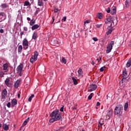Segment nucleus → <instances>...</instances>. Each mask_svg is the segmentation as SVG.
Wrapping results in <instances>:
<instances>
[{
	"label": "nucleus",
	"instance_id": "obj_1",
	"mask_svg": "<svg viewBox=\"0 0 131 131\" xmlns=\"http://www.w3.org/2000/svg\"><path fill=\"white\" fill-rule=\"evenodd\" d=\"M50 117H51L49 119V122H50V123H53L55 122V121H58V120H60L61 118H62L61 114H60V112H59L58 110L52 112V113L50 114Z\"/></svg>",
	"mask_w": 131,
	"mask_h": 131
},
{
	"label": "nucleus",
	"instance_id": "obj_2",
	"mask_svg": "<svg viewBox=\"0 0 131 131\" xmlns=\"http://www.w3.org/2000/svg\"><path fill=\"white\" fill-rule=\"evenodd\" d=\"M123 110V106L121 104L116 105L114 109V113L115 115H120L122 113Z\"/></svg>",
	"mask_w": 131,
	"mask_h": 131
},
{
	"label": "nucleus",
	"instance_id": "obj_3",
	"mask_svg": "<svg viewBox=\"0 0 131 131\" xmlns=\"http://www.w3.org/2000/svg\"><path fill=\"white\" fill-rule=\"evenodd\" d=\"M54 12L53 14V16L52 17L53 21L52 23V24L54 23V21H55V19L58 18V16H59V14L60 13V11H61V9H59L56 7H55L54 9Z\"/></svg>",
	"mask_w": 131,
	"mask_h": 131
},
{
	"label": "nucleus",
	"instance_id": "obj_4",
	"mask_svg": "<svg viewBox=\"0 0 131 131\" xmlns=\"http://www.w3.org/2000/svg\"><path fill=\"white\" fill-rule=\"evenodd\" d=\"M105 24H111L110 27H114V26H116V23L114 24V20L112 19V17L111 16H109L108 18H106L105 20Z\"/></svg>",
	"mask_w": 131,
	"mask_h": 131
},
{
	"label": "nucleus",
	"instance_id": "obj_5",
	"mask_svg": "<svg viewBox=\"0 0 131 131\" xmlns=\"http://www.w3.org/2000/svg\"><path fill=\"white\" fill-rule=\"evenodd\" d=\"M114 46V41H111L108 43V45L106 47V54H109L113 49V46Z\"/></svg>",
	"mask_w": 131,
	"mask_h": 131
},
{
	"label": "nucleus",
	"instance_id": "obj_6",
	"mask_svg": "<svg viewBox=\"0 0 131 131\" xmlns=\"http://www.w3.org/2000/svg\"><path fill=\"white\" fill-rule=\"evenodd\" d=\"M37 57H38V52L35 51L34 55H32L30 59V62L33 64L37 60Z\"/></svg>",
	"mask_w": 131,
	"mask_h": 131
},
{
	"label": "nucleus",
	"instance_id": "obj_7",
	"mask_svg": "<svg viewBox=\"0 0 131 131\" xmlns=\"http://www.w3.org/2000/svg\"><path fill=\"white\" fill-rule=\"evenodd\" d=\"M23 63H20L17 68L16 69V71H17V73L18 74H19V76H22V70L23 69Z\"/></svg>",
	"mask_w": 131,
	"mask_h": 131
},
{
	"label": "nucleus",
	"instance_id": "obj_8",
	"mask_svg": "<svg viewBox=\"0 0 131 131\" xmlns=\"http://www.w3.org/2000/svg\"><path fill=\"white\" fill-rule=\"evenodd\" d=\"M22 45H23V46L24 47V50H27V49H28V48L29 47V45L28 40H27V39L26 38H25L23 40V43H22Z\"/></svg>",
	"mask_w": 131,
	"mask_h": 131
},
{
	"label": "nucleus",
	"instance_id": "obj_9",
	"mask_svg": "<svg viewBox=\"0 0 131 131\" xmlns=\"http://www.w3.org/2000/svg\"><path fill=\"white\" fill-rule=\"evenodd\" d=\"M21 82H22V80L21 79H17L16 81L14 83V89H18L21 85Z\"/></svg>",
	"mask_w": 131,
	"mask_h": 131
},
{
	"label": "nucleus",
	"instance_id": "obj_10",
	"mask_svg": "<svg viewBox=\"0 0 131 131\" xmlns=\"http://www.w3.org/2000/svg\"><path fill=\"white\" fill-rule=\"evenodd\" d=\"M8 91H7L6 89H4L2 93V98L1 100L2 101H5V99H6V96H7Z\"/></svg>",
	"mask_w": 131,
	"mask_h": 131
},
{
	"label": "nucleus",
	"instance_id": "obj_11",
	"mask_svg": "<svg viewBox=\"0 0 131 131\" xmlns=\"http://www.w3.org/2000/svg\"><path fill=\"white\" fill-rule=\"evenodd\" d=\"M97 85L96 84H91L89 88L88 91L89 92H93V91H96L97 90Z\"/></svg>",
	"mask_w": 131,
	"mask_h": 131
},
{
	"label": "nucleus",
	"instance_id": "obj_12",
	"mask_svg": "<svg viewBox=\"0 0 131 131\" xmlns=\"http://www.w3.org/2000/svg\"><path fill=\"white\" fill-rule=\"evenodd\" d=\"M122 77V82L123 83V81H124V80H126V78L127 77V72H126V70H124L123 71Z\"/></svg>",
	"mask_w": 131,
	"mask_h": 131
},
{
	"label": "nucleus",
	"instance_id": "obj_13",
	"mask_svg": "<svg viewBox=\"0 0 131 131\" xmlns=\"http://www.w3.org/2000/svg\"><path fill=\"white\" fill-rule=\"evenodd\" d=\"M5 83L8 88L12 86V83L10 82V78H7L5 81Z\"/></svg>",
	"mask_w": 131,
	"mask_h": 131
},
{
	"label": "nucleus",
	"instance_id": "obj_14",
	"mask_svg": "<svg viewBox=\"0 0 131 131\" xmlns=\"http://www.w3.org/2000/svg\"><path fill=\"white\" fill-rule=\"evenodd\" d=\"M78 77H80V78H81L83 76V72L81 68H79L78 70Z\"/></svg>",
	"mask_w": 131,
	"mask_h": 131
},
{
	"label": "nucleus",
	"instance_id": "obj_15",
	"mask_svg": "<svg viewBox=\"0 0 131 131\" xmlns=\"http://www.w3.org/2000/svg\"><path fill=\"white\" fill-rule=\"evenodd\" d=\"M111 14L112 15H115L116 14V7H113L111 10Z\"/></svg>",
	"mask_w": 131,
	"mask_h": 131
},
{
	"label": "nucleus",
	"instance_id": "obj_16",
	"mask_svg": "<svg viewBox=\"0 0 131 131\" xmlns=\"http://www.w3.org/2000/svg\"><path fill=\"white\" fill-rule=\"evenodd\" d=\"M32 39H34V40H36V39H37V32H34L33 33Z\"/></svg>",
	"mask_w": 131,
	"mask_h": 131
},
{
	"label": "nucleus",
	"instance_id": "obj_17",
	"mask_svg": "<svg viewBox=\"0 0 131 131\" xmlns=\"http://www.w3.org/2000/svg\"><path fill=\"white\" fill-rule=\"evenodd\" d=\"M98 123H99L98 124L99 127H100V126H103V125H104V119H100Z\"/></svg>",
	"mask_w": 131,
	"mask_h": 131
},
{
	"label": "nucleus",
	"instance_id": "obj_18",
	"mask_svg": "<svg viewBox=\"0 0 131 131\" xmlns=\"http://www.w3.org/2000/svg\"><path fill=\"white\" fill-rule=\"evenodd\" d=\"M16 104H17V100L16 99H13L11 101V106L12 107H14V106H16Z\"/></svg>",
	"mask_w": 131,
	"mask_h": 131
},
{
	"label": "nucleus",
	"instance_id": "obj_19",
	"mask_svg": "<svg viewBox=\"0 0 131 131\" xmlns=\"http://www.w3.org/2000/svg\"><path fill=\"white\" fill-rule=\"evenodd\" d=\"M3 128L4 130H9V126L7 124H4L3 125Z\"/></svg>",
	"mask_w": 131,
	"mask_h": 131
},
{
	"label": "nucleus",
	"instance_id": "obj_20",
	"mask_svg": "<svg viewBox=\"0 0 131 131\" xmlns=\"http://www.w3.org/2000/svg\"><path fill=\"white\" fill-rule=\"evenodd\" d=\"M38 28H39V25H34V26H32L31 29H32V30H35L36 29H37Z\"/></svg>",
	"mask_w": 131,
	"mask_h": 131
},
{
	"label": "nucleus",
	"instance_id": "obj_21",
	"mask_svg": "<svg viewBox=\"0 0 131 131\" xmlns=\"http://www.w3.org/2000/svg\"><path fill=\"white\" fill-rule=\"evenodd\" d=\"M112 33V29L110 28V27L107 28V32H106L107 35L109 34H111Z\"/></svg>",
	"mask_w": 131,
	"mask_h": 131
},
{
	"label": "nucleus",
	"instance_id": "obj_22",
	"mask_svg": "<svg viewBox=\"0 0 131 131\" xmlns=\"http://www.w3.org/2000/svg\"><path fill=\"white\" fill-rule=\"evenodd\" d=\"M8 67H9V66H8V63H5L3 65V70H4L5 71H8Z\"/></svg>",
	"mask_w": 131,
	"mask_h": 131
},
{
	"label": "nucleus",
	"instance_id": "obj_23",
	"mask_svg": "<svg viewBox=\"0 0 131 131\" xmlns=\"http://www.w3.org/2000/svg\"><path fill=\"white\" fill-rule=\"evenodd\" d=\"M60 61H61V63H62L63 64H66V63L67 62V61L66 60V59H65V58H64V57H61Z\"/></svg>",
	"mask_w": 131,
	"mask_h": 131
},
{
	"label": "nucleus",
	"instance_id": "obj_24",
	"mask_svg": "<svg viewBox=\"0 0 131 131\" xmlns=\"http://www.w3.org/2000/svg\"><path fill=\"white\" fill-rule=\"evenodd\" d=\"M29 122V118H28L23 123V126H25Z\"/></svg>",
	"mask_w": 131,
	"mask_h": 131
},
{
	"label": "nucleus",
	"instance_id": "obj_25",
	"mask_svg": "<svg viewBox=\"0 0 131 131\" xmlns=\"http://www.w3.org/2000/svg\"><path fill=\"white\" fill-rule=\"evenodd\" d=\"M23 49V47H22V45L18 46V53H21Z\"/></svg>",
	"mask_w": 131,
	"mask_h": 131
},
{
	"label": "nucleus",
	"instance_id": "obj_26",
	"mask_svg": "<svg viewBox=\"0 0 131 131\" xmlns=\"http://www.w3.org/2000/svg\"><path fill=\"white\" fill-rule=\"evenodd\" d=\"M131 65V57L128 60L127 63H126V67H130Z\"/></svg>",
	"mask_w": 131,
	"mask_h": 131
},
{
	"label": "nucleus",
	"instance_id": "obj_27",
	"mask_svg": "<svg viewBox=\"0 0 131 131\" xmlns=\"http://www.w3.org/2000/svg\"><path fill=\"white\" fill-rule=\"evenodd\" d=\"M38 6H39L40 7L43 6V3L42 2V0H38Z\"/></svg>",
	"mask_w": 131,
	"mask_h": 131
},
{
	"label": "nucleus",
	"instance_id": "obj_28",
	"mask_svg": "<svg viewBox=\"0 0 131 131\" xmlns=\"http://www.w3.org/2000/svg\"><path fill=\"white\" fill-rule=\"evenodd\" d=\"M97 17L98 19H103V14H102V13H99L97 14Z\"/></svg>",
	"mask_w": 131,
	"mask_h": 131
},
{
	"label": "nucleus",
	"instance_id": "obj_29",
	"mask_svg": "<svg viewBox=\"0 0 131 131\" xmlns=\"http://www.w3.org/2000/svg\"><path fill=\"white\" fill-rule=\"evenodd\" d=\"M35 24V20L32 19L30 22V26H33Z\"/></svg>",
	"mask_w": 131,
	"mask_h": 131
},
{
	"label": "nucleus",
	"instance_id": "obj_30",
	"mask_svg": "<svg viewBox=\"0 0 131 131\" xmlns=\"http://www.w3.org/2000/svg\"><path fill=\"white\" fill-rule=\"evenodd\" d=\"M5 15L4 14V13H1L0 14V22H2V20H3V19L4 18H5Z\"/></svg>",
	"mask_w": 131,
	"mask_h": 131
},
{
	"label": "nucleus",
	"instance_id": "obj_31",
	"mask_svg": "<svg viewBox=\"0 0 131 131\" xmlns=\"http://www.w3.org/2000/svg\"><path fill=\"white\" fill-rule=\"evenodd\" d=\"M72 80L74 82V84H75V85H76V84H77V83H78V82H77V80H76V79H75V78H74V77H72Z\"/></svg>",
	"mask_w": 131,
	"mask_h": 131
},
{
	"label": "nucleus",
	"instance_id": "obj_32",
	"mask_svg": "<svg viewBox=\"0 0 131 131\" xmlns=\"http://www.w3.org/2000/svg\"><path fill=\"white\" fill-rule=\"evenodd\" d=\"M127 108H128V103L127 102L125 103L124 107V110L125 111H126L127 110Z\"/></svg>",
	"mask_w": 131,
	"mask_h": 131
},
{
	"label": "nucleus",
	"instance_id": "obj_33",
	"mask_svg": "<svg viewBox=\"0 0 131 131\" xmlns=\"http://www.w3.org/2000/svg\"><path fill=\"white\" fill-rule=\"evenodd\" d=\"M96 28H102V26H103V24H97L95 25Z\"/></svg>",
	"mask_w": 131,
	"mask_h": 131
},
{
	"label": "nucleus",
	"instance_id": "obj_34",
	"mask_svg": "<svg viewBox=\"0 0 131 131\" xmlns=\"http://www.w3.org/2000/svg\"><path fill=\"white\" fill-rule=\"evenodd\" d=\"M94 97V93H91L88 96V100H92V98Z\"/></svg>",
	"mask_w": 131,
	"mask_h": 131
},
{
	"label": "nucleus",
	"instance_id": "obj_35",
	"mask_svg": "<svg viewBox=\"0 0 131 131\" xmlns=\"http://www.w3.org/2000/svg\"><path fill=\"white\" fill-rule=\"evenodd\" d=\"M112 112H113L112 110H110L108 111V112L107 113V115H108V116H109V117H110V116H111V115H112Z\"/></svg>",
	"mask_w": 131,
	"mask_h": 131
},
{
	"label": "nucleus",
	"instance_id": "obj_36",
	"mask_svg": "<svg viewBox=\"0 0 131 131\" xmlns=\"http://www.w3.org/2000/svg\"><path fill=\"white\" fill-rule=\"evenodd\" d=\"M32 98H34V95L32 94L28 99L29 102H31V100H32Z\"/></svg>",
	"mask_w": 131,
	"mask_h": 131
},
{
	"label": "nucleus",
	"instance_id": "obj_37",
	"mask_svg": "<svg viewBox=\"0 0 131 131\" xmlns=\"http://www.w3.org/2000/svg\"><path fill=\"white\" fill-rule=\"evenodd\" d=\"M24 6H30V3L28 1H25L24 3Z\"/></svg>",
	"mask_w": 131,
	"mask_h": 131
},
{
	"label": "nucleus",
	"instance_id": "obj_38",
	"mask_svg": "<svg viewBox=\"0 0 131 131\" xmlns=\"http://www.w3.org/2000/svg\"><path fill=\"white\" fill-rule=\"evenodd\" d=\"M105 69H106L105 66H103V67H101L100 69V72H103V71H104V70H105Z\"/></svg>",
	"mask_w": 131,
	"mask_h": 131
},
{
	"label": "nucleus",
	"instance_id": "obj_39",
	"mask_svg": "<svg viewBox=\"0 0 131 131\" xmlns=\"http://www.w3.org/2000/svg\"><path fill=\"white\" fill-rule=\"evenodd\" d=\"M2 9H5V8H7V4H4L1 5Z\"/></svg>",
	"mask_w": 131,
	"mask_h": 131
},
{
	"label": "nucleus",
	"instance_id": "obj_40",
	"mask_svg": "<svg viewBox=\"0 0 131 131\" xmlns=\"http://www.w3.org/2000/svg\"><path fill=\"white\" fill-rule=\"evenodd\" d=\"M101 60H102V58H101V57H100L99 59L97 58L96 61H96V63H97V64H98L100 62V61H101Z\"/></svg>",
	"mask_w": 131,
	"mask_h": 131
},
{
	"label": "nucleus",
	"instance_id": "obj_41",
	"mask_svg": "<svg viewBox=\"0 0 131 131\" xmlns=\"http://www.w3.org/2000/svg\"><path fill=\"white\" fill-rule=\"evenodd\" d=\"M24 35V32H21L20 33V38H22V36L23 35Z\"/></svg>",
	"mask_w": 131,
	"mask_h": 131
},
{
	"label": "nucleus",
	"instance_id": "obj_42",
	"mask_svg": "<svg viewBox=\"0 0 131 131\" xmlns=\"http://www.w3.org/2000/svg\"><path fill=\"white\" fill-rule=\"evenodd\" d=\"M93 40L94 41H98V39H97V37H93Z\"/></svg>",
	"mask_w": 131,
	"mask_h": 131
},
{
	"label": "nucleus",
	"instance_id": "obj_43",
	"mask_svg": "<svg viewBox=\"0 0 131 131\" xmlns=\"http://www.w3.org/2000/svg\"><path fill=\"white\" fill-rule=\"evenodd\" d=\"M7 106L8 108H10L11 107V102H8L7 104Z\"/></svg>",
	"mask_w": 131,
	"mask_h": 131
},
{
	"label": "nucleus",
	"instance_id": "obj_44",
	"mask_svg": "<svg viewBox=\"0 0 131 131\" xmlns=\"http://www.w3.org/2000/svg\"><path fill=\"white\" fill-rule=\"evenodd\" d=\"M107 13H110L111 12V10H110V8H108L106 10Z\"/></svg>",
	"mask_w": 131,
	"mask_h": 131
},
{
	"label": "nucleus",
	"instance_id": "obj_45",
	"mask_svg": "<svg viewBox=\"0 0 131 131\" xmlns=\"http://www.w3.org/2000/svg\"><path fill=\"white\" fill-rule=\"evenodd\" d=\"M24 31H28V28H27V27H24Z\"/></svg>",
	"mask_w": 131,
	"mask_h": 131
},
{
	"label": "nucleus",
	"instance_id": "obj_46",
	"mask_svg": "<svg viewBox=\"0 0 131 131\" xmlns=\"http://www.w3.org/2000/svg\"><path fill=\"white\" fill-rule=\"evenodd\" d=\"M54 45H56V46H57V45H60V42L59 41H55V43H54Z\"/></svg>",
	"mask_w": 131,
	"mask_h": 131
},
{
	"label": "nucleus",
	"instance_id": "obj_47",
	"mask_svg": "<svg viewBox=\"0 0 131 131\" xmlns=\"http://www.w3.org/2000/svg\"><path fill=\"white\" fill-rule=\"evenodd\" d=\"M66 19H67V17H63L62 20L64 21V22H65V21H66Z\"/></svg>",
	"mask_w": 131,
	"mask_h": 131
},
{
	"label": "nucleus",
	"instance_id": "obj_48",
	"mask_svg": "<svg viewBox=\"0 0 131 131\" xmlns=\"http://www.w3.org/2000/svg\"><path fill=\"white\" fill-rule=\"evenodd\" d=\"M86 23H90V20H86L85 21H84V25H85Z\"/></svg>",
	"mask_w": 131,
	"mask_h": 131
},
{
	"label": "nucleus",
	"instance_id": "obj_49",
	"mask_svg": "<svg viewBox=\"0 0 131 131\" xmlns=\"http://www.w3.org/2000/svg\"><path fill=\"white\" fill-rule=\"evenodd\" d=\"M63 109H64V107H61L60 110V111L61 112H63L64 111Z\"/></svg>",
	"mask_w": 131,
	"mask_h": 131
},
{
	"label": "nucleus",
	"instance_id": "obj_50",
	"mask_svg": "<svg viewBox=\"0 0 131 131\" xmlns=\"http://www.w3.org/2000/svg\"><path fill=\"white\" fill-rule=\"evenodd\" d=\"M100 105H101V103H100L99 102H97V103H96V106H100Z\"/></svg>",
	"mask_w": 131,
	"mask_h": 131
},
{
	"label": "nucleus",
	"instance_id": "obj_51",
	"mask_svg": "<svg viewBox=\"0 0 131 131\" xmlns=\"http://www.w3.org/2000/svg\"><path fill=\"white\" fill-rule=\"evenodd\" d=\"M0 33H4V30L1 29L0 30Z\"/></svg>",
	"mask_w": 131,
	"mask_h": 131
},
{
	"label": "nucleus",
	"instance_id": "obj_52",
	"mask_svg": "<svg viewBox=\"0 0 131 131\" xmlns=\"http://www.w3.org/2000/svg\"><path fill=\"white\" fill-rule=\"evenodd\" d=\"M27 19L28 21H30V20H31L30 17H27Z\"/></svg>",
	"mask_w": 131,
	"mask_h": 131
},
{
	"label": "nucleus",
	"instance_id": "obj_53",
	"mask_svg": "<svg viewBox=\"0 0 131 131\" xmlns=\"http://www.w3.org/2000/svg\"><path fill=\"white\" fill-rule=\"evenodd\" d=\"M127 4H128L127 0L125 1V5L126 6V5H127Z\"/></svg>",
	"mask_w": 131,
	"mask_h": 131
},
{
	"label": "nucleus",
	"instance_id": "obj_54",
	"mask_svg": "<svg viewBox=\"0 0 131 131\" xmlns=\"http://www.w3.org/2000/svg\"><path fill=\"white\" fill-rule=\"evenodd\" d=\"M92 64V65H95V62L94 61H93Z\"/></svg>",
	"mask_w": 131,
	"mask_h": 131
},
{
	"label": "nucleus",
	"instance_id": "obj_55",
	"mask_svg": "<svg viewBox=\"0 0 131 131\" xmlns=\"http://www.w3.org/2000/svg\"><path fill=\"white\" fill-rule=\"evenodd\" d=\"M17 98H18V99H19V98H20V94H18L17 95Z\"/></svg>",
	"mask_w": 131,
	"mask_h": 131
},
{
	"label": "nucleus",
	"instance_id": "obj_56",
	"mask_svg": "<svg viewBox=\"0 0 131 131\" xmlns=\"http://www.w3.org/2000/svg\"><path fill=\"white\" fill-rule=\"evenodd\" d=\"M76 110V107H75L73 108V110Z\"/></svg>",
	"mask_w": 131,
	"mask_h": 131
},
{
	"label": "nucleus",
	"instance_id": "obj_57",
	"mask_svg": "<svg viewBox=\"0 0 131 131\" xmlns=\"http://www.w3.org/2000/svg\"><path fill=\"white\" fill-rule=\"evenodd\" d=\"M35 13H36V14H37V13H38V12L37 11V10L36 11Z\"/></svg>",
	"mask_w": 131,
	"mask_h": 131
},
{
	"label": "nucleus",
	"instance_id": "obj_58",
	"mask_svg": "<svg viewBox=\"0 0 131 131\" xmlns=\"http://www.w3.org/2000/svg\"><path fill=\"white\" fill-rule=\"evenodd\" d=\"M2 127V124L0 123V128Z\"/></svg>",
	"mask_w": 131,
	"mask_h": 131
},
{
	"label": "nucleus",
	"instance_id": "obj_59",
	"mask_svg": "<svg viewBox=\"0 0 131 131\" xmlns=\"http://www.w3.org/2000/svg\"><path fill=\"white\" fill-rule=\"evenodd\" d=\"M44 2H47L48 0H43Z\"/></svg>",
	"mask_w": 131,
	"mask_h": 131
}]
</instances>
